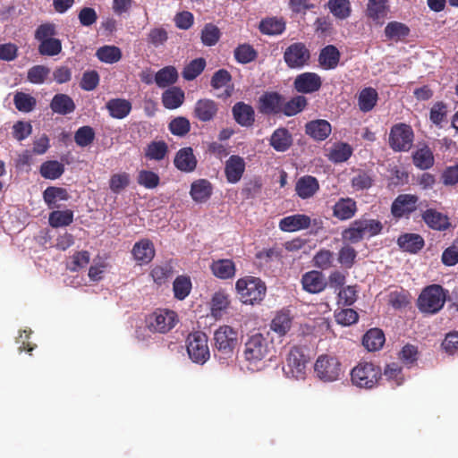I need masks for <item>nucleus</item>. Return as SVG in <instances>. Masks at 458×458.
<instances>
[{
  "instance_id": "69168bd1",
  "label": "nucleus",
  "mask_w": 458,
  "mask_h": 458,
  "mask_svg": "<svg viewBox=\"0 0 458 458\" xmlns=\"http://www.w3.org/2000/svg\"><path fill=\"white\" fill-rule=\"evenodd\" d=\"M257 51L249 44H242L234 49V57L240 64H248L257 58Z\"/></svg>"
},
{
  "instance_id": "0e129e2a",
  "label": "nucleus",
  "mask_w": 458,
  "mask_h": 458,
  "mask_svg": "<svg viewBox=\"0 0 458 458\" xmlns=\"http://www.w3.org/2000/svg\"><path fill=\"white\" fill-rule=\"evenodd\" d=\"M94 140L95 131L92 127L88 125L80 127L74 133V141L81 148L89 146Z\"/></svg>"
},
{
  "instance_id": "ea45409f",
  "label": "nucleus",
  "mask_w": 458,
  "mask_h": 458,
  "mask_svg": "<svg viewBox=\"0 0 458 458\" xmlns=\"http://www.w3.org/2000/svg\"><path fill=\"white\" fill-rule=\"evenodd\" d=\"M178 80V72L174 66L168 65L160 69L155 74V82L159 88H166L174 84Z\"/></svg>"
},
{
  "instance_id": "a18cd8bd",
  "label": "nucleus",
  "mask_w": 458,
  "mask_h": 458,
  "mask_svg": "<svg viewBox=\"0 0 458 458\" xmlns=\"http://www.w3.org/2000/svg\"><path fill=\"white\" fill-rule=\"evenodd\" d=\"M168 153V146L164 140L151 141L145 148V157L148 160L161 161Z\"/></svg>"
},
{
  "instance_id": "b1692460",
  "label": "nucleus",
  "mask_w": 458,
  "mask_h": 458,
  "mask_svg": "<svg viewBox=\"0 0 458 458\" xmlns=\"http://www.w3.org/2000/svg\"><path fill=\"white\" fill-rule=\"evenodd\" d=\"M388 12V0H368L366 16L374 22L383 24Z\"/></svg>"
},
{
  "instance_id": "ddd939ff",
  "label": "nucleus",
  "mask_w": 458,
  "mask_h": 458,
  "mask_svg": "<svg viewBox=\"0 0 458 458\" xmlns=\"http://www.w3.org/2000/svg\"><path fill=\"white\" fill-rule=\"evenodd\" d=\"M419 197L414 194H399L392 202L391 214L395 219L409 218L417 210Z\"/></svg>"
},
{
  "instance_id": "49530a36",
  "label": "nucleus",
  "mask_w": 458,
  "mask_h": 458,
  "mask_svg": "<svg viewBox=\"0 0 458 458\" xmlns=\"http://www.w3.org/2000/svg\"><path fill=\"white\" fill-rule=\"evenodd\" d=\"M307 105L308 101L304 96H295L286 102L283 100L282 114L288 117L293 116L304 110Z\"/></svg>"
},
{
  "instance_id": "393cba45",
  "label": "nucleus",
  "mask_w": 458,
  "mask_h": 458,
  "mask_svg": "<svg viewBox=\"0 0 458 458\" xmlns=\"http://www.w3.org/2000/svg\"><path fill=\"white\" fill-rule=\"evenodd\" d=\"M301 284L306 292L310 293H318L325 290L327 282L321 272L312 270L302 276Z\"/></svg>"
},
{
  "instance_id": "2f4dec72",
  "label": "nucleus",
  "mask_w": 458,
  "mask_h": 458,
  "mask_svg": "<svg viewBox=\"0 0 458 458\" xmlns=\"http://www.w3.org/2000/svg\"><path fill=\"white\" fill-rule=\"evenodd\" d=\"M210 270L216 277L223 280L233 278L236 273L235 264L229 259L214 260L210 265Z\"/></svg>"
},
{
  "instance_id": "72a5a7b5",
  "label": "nucleus",
  "mask_w": 458,
  "mask_h": 458,
  "mask_svg": "<svg viewBox=\"0 0 458 458\" xmlns=\"http://www.w3.org/2000/svg\"><path fill=\"white\" fill-rule=\"evenodd\" d=\"M269 144L276 151L284 152L292 146L293 136L286 128H278L272 133Z\"/></svg>"
},
{
  "instance_id": "a19ab883",
  "label": "nucleus",
  "mask_w": 458,
  "mask_h": 458,
  "mask_svg": "<svg viewBox=\"0 0 458 458\" xmlns=\"http://www.w3.org/2000/svg\"><path fill=\"white\" fill-rule=\"evenodd\" d=\"M412 161L416 167L427 170L434 165V155L428 146L417 149L412 155Z\"/></svg>"
},
{
  "instance_id": "f8f14e48",
  "label": "nucleus",
  "mask_w": 458,
  "mask_h": 458,
  "mask_svg": "<svg viewBox=\"0 0 458 458\" xmlns=\"http://www.w3.org/2000/svg\"><path fill=\"white\" fill-rule=\"evenodd\" d=\"M309 358L300 346L290 349L286 357V369L284 372L296 379L304 378Z\"/></svg>"
},
{
  "instance_id": "20e7f679",
  "label": "nucleus",
  "mask_w": 458,
  "mask_h": 458,
  "mask_svg": "<svg viewBox=\"0 0 458 458\" xmlns=\"http://www.w3.org/2000/svg\"><path fill=\"white\" fill-rule=\"evenodd\" d=\"M235 288L245 304L259 303L266 296L267 287L259 277L245 276L236 281Z\"/></svg>"
},
{
  "instance_id": "79ce46f5",
  "label": "nucleus",
  "mask_w": 458,
  "mask_h": 458,
  "mask_svg": "<svg viewBox=\"0 0 458 458\" xmlns=\"http://www.w3.org/2000/svg\"><path fill=\"white\" fill-rule=\"evenodd\" d=\"M43 198L49 208H55L57 200H67L70 195L64 188L50 186L44 191Z\"/></svg>"
},
{
  "instance_id": "7c9ffc66",
  "label": "nucleus",
  "mask_w": 458,
  "mask_h": 458,
  "mask_svg": "<svg viewBox=\"0 0 458 458\" xmlns=\"http://www.w3.org/2000/svg\"><path fill=\"white\" fill-rule=\"evenodd\" d=\"M293 325V317L290 310H282L275 315L270 323V329L279 336L285 335Z\"/></svg>"
},
{
  "instance_id": "3c124183",
  "label": "nucleus",
  "mask_w": 458,
  "mask_h": 458,
  "mask_svg": "<svg viewBox=\"0 0 458 458\" xmlns=\"http://www.w3.org/2000/svg\"><path fill=\"white\" fill-rule=\"evenodd\" d=\"M327 7L330 13L339 20H345L352 13V6L349 0H328Z\"/></svg>"
},
{
  "instance_id": "aec40b11",
  "label": "nucleus",
  "mask_w": 458,
  "mask_h": 458,
  "mask_svg": "<svg viewBox=\"0 0 458 458\" xmlns=\"http://www.w3.org/2000/svg\"><path fill=\"white\" fill-rule=\"evenodd\" d=\"M155 253L153 242L147 238L135 242L131 250L134 259L140 265L151 262L155 257Z\"/></svg>"
},
{
  "instance_id": "13d9d810",
  "label": "nucleus",
  "mask_w": 458,
  "mask_h": 458,
  "mask_svg": "<svg viewBox=\"0 0 458 458\" xmlns=\"http://www.w3.org/2000/svg\"><path fill=\"white\" fill-rule=\"evenodd\" d=\"M352 155V148L348 143H338L334 146L329 153V159L335 163L347 161Z\"/></svg>"
},
{
  "instance_id": "1a4fd4ad",
  "label": "nucleus",
  "mask_w": 458,
  "mask_h": 458,
  "mask_svg": "<svg viewBox=\"0 0 458 458\" xmlns=\"http://www.w3.org/2000/svg\"><path fill=\"white\" fill-rule=\"evenodd\" d=\"M145 322L150 332L165 334L175 327L178 316L174 310L157 309L146 318Z\"/></svg>"
},
{
  "instance_id": "e2e57ef3",
  "label": "nucleus",
  "mask_w": 458,
  "mask_h": 458,
  "mask_svg": "<svg viewBox=\"0 0 458 458\" xmlns=\"http://www.w3.org/2000/svg\"><path fill=\"white\" fill-rule=\"evenodd\" d=\"M168 129L173 135L183 137L191 131V123L186 117L178 116L169 123Z\"/></svg>"
},
{
  "instance_id": "58836bf2",
  "label": "nucleus",
  "mask_w": 458,
  "mask_h": 458,
  "mask_svg": "<svg viewBox=\"0 0 458 458\" xmlns=\"http://www.w3.org/2000/svg\"><path fill=\"white\" fill-rule=\"evenodd\" d=\"M378 99L377 91L371 87L361 89L358 96V106L361 112L371 111L377 105Z\"/></svg>"
},
{
  "instance_id": "f03ea898",
  "label": "nucleus",
  "mask_w": 458,
  "mask_h": 458,
  "mask_svg": "<svg viewBox=\"0 0 458 458\" xmlns=\"http://www.w3.org/2000/svg\"><path fill=\"white\" fill-rule=\"evenodd\" d=\"M352 384L359 388L373 389L382 379V369L371 361H360L350 373Z\"/></svg>"
},
{
  "instance_id": "052dcab7",
  "label": "nucleus",
  "mask_w": 458,
  "mask_h": 458,
  "mask_svg": "<svg viewBox=\"0 0 458 458\" xmlns=\"http://www.w3.org/2000/svg\"><path fill=\"white\" fill-rule=\"evenodd\" d=\"M137 182L139 185L146 188V189H155L160 183L159 175L150 170H140L138 173Z\"/></svg>"
},
{
  "instance_id": "e433bc0d",
  "label": "nucleus",
  "mask_w": 458,
  "mask_h": 458,
  "mask_svg": "<svg viewBox=\"0 0 458 458\" xmlns=\"http://www.w3.org/2000/svg\"><path fill=\"white\" fill-rule=\"evenodd\" d=\"M185 98L184 91L179 87H170L162 93L163 106L167 109L180 107Z\"/></svg>"
},
{
  "instance_id": "39448f33",
  "label": "nucleus",
  "mask_w": 458,
  "mask_h": 458,
  "mask_svg": "<svg viewBox=\"0 0 458 458\" xmlns=\"http://www.w3.org/2000/svg\"><path fill=\"white\" fill-rule=\"evenodd\" d=\"M446 300L444 288L439 284L426 286L417 300V308L425 314H437L440 311Z\"/></svg>"
},
{
  "instance_id": "338daca9",
  "label": "nucleus",
  "mask_w": 458,
  "mask_h": 458,
  "mask_svg": "<svg viewBox=\"0 0 458 458\" xmlns=\"http://www.w3.org/2000/svg\"><path fill=\"white\" fill-rule=\"evenodd\" d=\"M220 30L213 23H207L201 30V41L205 46H215L220 38Z\"/></svg>"
},
{
  "instance_id": "c756f323",
  "label": "nucleus",
  "mask_w": 458,
  "mask_h": 458,
  "mask_svg": "<svg viewBox=\"0 0 458 458\" xmlns=\"http://www.w3.org/2000/svg\"><path fill=\"white\" fill-rule=\"evenodd\" d=\"M49 106L53 113L61 115L73 113L76 108L73 99L69 95L64 93L55 94Z\"/></svg>"
},
{
  "instance_id": "bf43d9fd",
  "label": "nucleus",
  "mask_w": 458,
  "mask_h": 458,
  "mask_svg": "<svg viewBox=\"0 0 458 458\" xmlns=\"http://www.w3.org/2000/svg\"><path fill=\"white\" fill-rule=\"evenodd\" d=\"M411 294L407 290L400 289L388 294L387 301L394 309L399 310L410 303Z\"/></svg>"
},
{
  "instance_id": "9b49d317",
  "label": "nucleus",
  "mask_w": 458,
  "mask_h": 458,
  "mask_svg": "<svg viewBox=\"0 0 458 458\" xmlns=\"http://www.w3.org/2000/svg\"><path fill=\"white\" fill-rule=\"evenodd\" d=\"M414 139L411 127L406 123L392 126L389 133V146L395 152H405L411 149Z\"/></svg>"
},
{
  "instance_id": "412c9836",
  "label": "nucleus",
  "mask_w": 458,
  "mask_h": 458,
  "mask_svg": "<svg viewBox=\"0 0 458 458\" xmlns=\"http://www.w3.org/2000/svg\"><path fill=\"white\" fill-rule=\"evenodd\" d=\"M174 166L184 173H191L197 167V158L191 147H185L177 151L174 159Z\"/></svg>"
},
{
  "instance_id": "6e6552de",
  "label": "nucleus",
  "mask_w": 458,
  "mask_h": 458,
  "mask_svg": "<svg viewBox=\"0 0 458 458\" xmlns=\"http://www.w3.org/2000/svg\"><path fill=\"white\" fill-rule=\"evenodd\" d=\"M283 59L291 70H301L310 63L311 53L304 42H294L290 44L283 53Z\"/></svg>"
},
{
  "instance_id": "473e14b6",
  "label": "nucleus",
  "mask_w": 458,
  "mask_h": 458,
  "mask_svg": "<svg viewBox=\"0 0 458 458\" xmlns=\"http://www.w3.org/2000/svg\"><path fill=\"white\" fill-rule=\"evenodd\" d=\"M212 191L213 187L209 181L199 179L191 183L190 194L195 202L204 203L211 197Z\"/></svg>"
},
{
  "instance_id": "5701e85b",
  "label": "nucleus",
  "mask_w": 458,
  "mask_h": 458,
  "mask_svg": "<svg viewBox=\"0 0 458 458\" xmlns=\"http://www.w3.org/2000/svg\"><path fill=\"white\" fill-rule=\"evenodd\" d=\"M332 127L329 122L323 119L310 121L305 125V132L315 140H325L331 133Z\"/></svg>"
},
{
  "instance_id": "f257e3e1",
  "label": "nucleus",
  "mask_w": 458,
  "mask_h": 458,
  "mask_svg": "<svg viewBox=\"0 0 458 458\" xmlns=\"http://www.w3.org/2000/svg\"><path fill=\"white\" fill-rule=\"evenodd\" d=\"M274 350L273 342L261 333L248 335L242 351L247 368L250 370L259 369L261 363L268 358Z\"/></svg>"
},
{
  "instance_id": "c9c22d12",
  "label": "nucleus",
  "mask_w": 458,
  "mask_h": 458,
  "mask_svg": "<svg viewBox=\"0 0 458 458\" xmlns=\"http://www.w3.org/2000/svg\"><path fill=\"white\" fill-rule=\"evenodd\" d=\"M286 28V23L283 18L267 17L262 19L259 25V31L264 35L276 36L281 35Z\"/></svg>"
},
{
  "instance_id": "423d86ee",
  "label": "nucleus",
  "mask_w": 458,
  "mask_h": 458,
  "mask_svg": "<svg viewBox=\"0 0 458 458\" xmlns=\"http://www.w3.org/2000/svg\"><path fill=\"white\" fill-rule=\"evenodd\" d=\"M55 25L53 23H43L35 30V39L39 42L38 50L41 55L54 56L62 51V42L55 38Z\"/></svg>"
},
{
  "instance_id": "de8ad7c7",
  "label": "nucleus",
  "mask_w": 458,
  "mask_h": 458,
  "mask_svg": "<svg viewBox=\"0 0 458 458\" xmlns=\"http://www.w3.org/2000/svg\"><path fill=\"white\" fill-rule=\"evenodd\" d=\"M410 28L399 21H390L385 27V35L390 40L398 41L406 38L410 34Z\"/></svg>"
},
{
  "instance_id": "774afa93",
  "label": "nucleus",
  "mask_w": 458,
  "mask_h": 458,
  "mask_svg": "<svg viewBox=\"0 0 458 458\" xmlns=\"http://www.w3.org/2000/svg\"><path fill=\"white\" fill-rule=\"evenodd\" d=\"M447 116V105L443 101L436 102L429 112V120L436 126L441 127Z\"/></svg>"
},
{
  "instance_id": "5fc2aeb1",
  "label": "nucleus",
  "mask_w": 458,
  "mask_h": 458,
  "mask_svg": "<svg viewBox=\"0 0 458 458\" xmlns=\"http://www.w3.org/2000/svg\"><path fill=\"white\" fill-rule=\"evenodd\" d=\"M73 222V212L70 209L54 210L49 215V225L57 228L70 225Z\"/></svg>"
},
{
  "instance_id": "a878e982",
  "label": "nucleus",
  "mask_w": 458,
  "mask_h": 458,
  "mask_svg": "<svg viewBox=\"0 0 458 458\" xmlns=\"http://www.w3.org/2000/svg\"><path fill=\"white\" fill-rule=\"evenodd\" d=\"M397 245L403 251L415 254L423 249L425 241L419 233H406L398 237Z\"/></svg>"
},
{
  "instance_id": "0eeeda50",
  "label": "nucleus",
  "mask_w": 458,
  "mask_h": 458,
  "mask_svg": "<svg viewBox=\"0 0 458 458\" xmlns=\"http://www.w3.org/2000/svg\"><path fill=\"white\" fill-rule=\"evenodd\" d=\"M342 364L337 357L321 354L314 364V374L320 381L331 383L340 379Z\"/></svg>"
},
{
  "instance_id": "603ef678",
  "label": "nucleus",
  "mask_w": 458,
  "mask_h": 458,
  "mask_svg": "<svg viewBox=\"0 0 458 458\" xmlns=\"http://www.w3.org/2000/svg\"><path fill=\"white\" fill-rule=\"evenodd\" d=\"M13 104L18 111L30 113L35 109L37 99L30 94L19 91L14 94Z\"/></svg>"
},
{
  "instance_id": "f704fd0d",
  "label": "nucleus",
  "mask_w": 458,
  "mask_h": 458,
  "mask_svg": "<svg viewBox=\"0 0 458 458\" xmlns=\"http://www.w3.org/2000/svg\"><path fill=\"white\" fill-rule=\"evenodd\" d=\"M106 107L111 117L123 119L131 111V103L124 98H112L107 101Z\"/></svg>"
},
{
  "instance_id": "37998d69",
  "label": "nucleus",
  "mask_w": 458,
  "mask_h": 458,
  "mask_svg": "<svg viewBox=\"0 0 458 458\" xmlns=\"http://www.w3.org/2000/svg\"><path fill=\"white\" fill-rule=\"evenodd\" d=\"M192 284L190 276H178L173 283L174 296L179 301L186 299L191 293Z\"/></svg>"
},
{
  "instance_id": "c85d7f7f",
  "label": "nucleus",
  "mask_w": 458,
  "mask_h": 458,
  "mask_svg": "<svg viewBox=\"0 0 458 458\" xmlns=\"http://www.w3.org/2000/svg\"><path fill=\"white\" fill-rule=\"evenodd\" d=\"M319 190V183L316 177L304 175L298 179L295 184L296 194L302 199H310Z\"/></svg>"
},
{
  "instance_id": "7ed1b4c3",
  "label": "nucleus",
  "mask_w": 458,
  "mask_h": 458,
  "mask_svg": "<svg viewBox=\"0 0 458 458\" xmlns=\"http://www.w3.org/2000/svg\"><path fill=\"white\" fill-rule=\"evenodd\" d=\"M214 355L222 364L232 360L237 344V332L230 326H222L214 333Z\"/></svg>"
},
{
  "instance_id": "4be33fe9",
  "label": "nucleus",
  "mask_w": 458,
  "mask_h": 458,
  "mask_svg": "<svg viewBox=\"0 0 458 458\" xmlns=\"http://www.w3.org/2000/svg\"><path fill=\"white\" fill-rule=\"evenodd\" d=\"M235 122L242 127H251L255 122L253 107L244 102H237L232 108Z\"/></svg>"
},
{
  "instance_id": "8fccbe9b",
  "label": "nucleus",
  "mask_w": 458,
  "mask_h": 458,
  "mask_svg": "<svg viewBox=\"0 0 458 458\" xmlns=\"http://www.w3.org/2000/svg\"><path fill=\"white\" fill-rule=\"evenodd\" d=\"M383 376L392 386H399L404 381L402 367L395 362L386 365L384 370H382Z\"/></svg>"
},
{
  "instance_id": "864d4df0",
  "label": "nucleus",
  "mask_w": 458,
  "mask_h": 458,
  "mask_svg": "<svg viewBox=\"0 0 458 458\" xmlns=\"http://www.w3.org/2000/svg\"><path fill=\"white\" fill-rule=\"evenodd\" d=\"M174 275V267L170 262H166L161 265L155 266L151 272L150 276H152L154 282L162 285L165 284Z\"/></svg>"
},
{
  "instance_id": "6ab92c4d",
  "label": "nucleus",
  "mask_w": 458,
  "mask_h": 458,
  "mask_svg": "<svg viewBox=\"0 0 458 458\" xmlns=\"http://www.w3.org/2000/svg\"><path fill=\"white\" fill-rule=\"evenodd\" d=\"M311 225V218L304 214L285 216L279 221V229L283 232H297L308 229Z\"/></svg>"
},
{
  "instance_id": "f3484780",
  "label": "nucleus",
  "mask_w": 458,
  "mask_h": 458,
  "mask_svg": "<svg viewBox=\"0 0 458 458\" xmlns=\"http://www.w3.org/2000/svg\"><path fill=\"white\" fill-rule=\"evenodd\" d=\"M246 168L243 157L232 155L225 164V175L229 183L235 184L241 181Z\"/></svg>"
},
{
  "instance_id": "4c0bfd02",
  "label": "nucleus",
  "mask_w": 458,
  "mask_h": 458,
  "mask_svg": "<svg viewBox=\"0 0 458 458\" xmlns=\"http://www.w3.org/2000/svg\"><path fill=\"white\" fill-rule=\"evenodd\" d=\"M386 338L384 332L379 328H371L363 335L362 344L369 352H376L380 350Z\"/></svg>"
},
{
  "instance_id": "dca6fc26",
  "label": "nucleus",
  "mask_w": 458,
  "mask_h": 458,
  "mask_svg": "<svg viewBox=\"0 0 458 458\" xmlns=\"http://www.w3.org/2000/svg\"><path fill=\"white\" fill-rule=\"evenodd\" d=\"M283 100L284 98L278 92H265L259 98V111L266 115L282 114Z\"/></svg>"
},
{
  "instance_id": "6e6d98bb",
  "label": "nucleus",
  "mask_w": 458,
  "mask_h": 458,
  "mask_svg": "<svg viewBox=\"0 0 458 458\" xmlns=\"http://www.w3.org/2000/svg\"><path fill=\"white\" fill-rule=\"evenodd\" d=\"M206 60L202 57L193 59L182 70V78L186 81H193L196 79L205 69Z\"/></svg>"
},
{
  "instance_id": "c03bdc74",
  "label": "nucleus",
  "mask_w": 458,
  "mask_h": 458,
  "mask_svg": "<svg viewBox=\"0 0 458 458\" xmlns=\"http://www.w3.org/2000/svg\"><path fill=\"white\" fill-rule=\"evenodd\" d=\"M355 225H359L364 234V238H371L380 234L383 231V224L377 219L360 218L355 220Z\"/></svg>"
},
{
  "instance_id": "a211bd4d",
  "label": "nucleus",
  "mask_w": 458,
  "mask_h": 458,
  "mask_svg": "<svg viewBox=\"0 0 458 458\" xmlns=\"http://www.w3.org/2000/svg\"><path fill=\"white\" fill-rule=\"evenodd\" d=\"M421 219L427 226L435 231H446L451 227L449 217L435 208H428L421 214Z\"/></svg>"
},
{
  "instance_id": "cd10ccee",
  "label": "nucleus",
  "mask_w": 458,
  "mask_h": 458,
  "mask_svg": "<svg viewBox=\"0 0 458 458\" xmlns=\"http://www.w3.org/2000/svg\"><path fill=\"white\" fill-rule=\"evenodd\" d=\"M341 58V53L334 45L324 47L318 55V64L324 70H333L337 67Z\"/></svg>"
},
{
  "instance_id": "9d476101",
  "label": "nucleus",
  "mask_w": 458,
  "mask_h": 458,
  "mask_svg": "<svg viewBox=\"0 0 458 458\" xmlns=\"http://www.w3.org/2000/svg\"><path fill=\"white\" fill-rule=\"evenodd\" d=\"M187 352L193 362L204 364L210 357L207 335L200 331L190 334L187 338Z\"/></svg>"
},
{
  "instance_id": "4468645a",
  "label": "nucleus",
  "mask_w": 458,
  "mask_h": 458,
  "mask_svg": "<svg viewBox=\"0 0 458 458\" xmlns=\"http://www.w3.org/2000/svg\"><path fill=\"white\" fill-rule=\"evenodd\" d=\"M219 111V104L210 98H200L196 101L192 116L201 123H209L215 120Z\"/></svg>"
},
{
  "instance_id": "680f3d73",
  "label": "nucleus",
  "mask_w": 458,
  "mask_h": 458,
  "mask_svg": "<svg viewBox=\"0 0 458 458\" xmlns=\"http://www.w3.org/2000/svg\"><path fill=\"white\" fill-rule=\"evenodd\" d=\"M229 304L228 294L222 291L215 293L211 299V311L213 316H221L222 311L226 310Z\"/></svg>"
},
{
  "instance_id": "bb28decb",
  "label": "nucleus",
  "mask_w": 458,
  "mask_h": 458,
  "mask_svg": "<svg viewBox=\"0 0 458 458\" xmlns=\"http://www.w3.org/2000/svg\"><path fill=\"white\" fill-rule=\"evenodd\" d=\"M358 210L356 201L352 198H341L333 207V216L339 220L353 217Z\"/></svg>"
},
{
  "instance_id": "2eb2a0df",
  "label": "nucleus",
  "mask_w": 458,
  "mask_h": 458,
  "mask_svg": "<svg viewBox=\"0 0 458 458\" xmlns=\"http://www.w3.org/2000/svg\"><path fill=\"white\" fill-rule=\"evenodd\" d=\"M322 86L321 77L311 72H302L296 76L293 81L294 89L301 94H311L320 89Z\"/></svg>"
},
{
  "instance_id": "4d7b16f0",
  "label": "nucleus",
  "mask_w": 458,
  "mask_h": 458,
  "mask_svg": "<svg viewBox=\"0 0 458 458\" xmlns=\"http://www.w3.org/2000/svg\"><path fill=\"white\" fill-rule=\"evenodd\" d=\"M64 172V166L58 161H46L40 165V174L46 179L55 180Z\"/></svg>"
},
{
  "instance_id": "09e8293b",
  "label": "nucleus",
  "mask_w": 458,
  "mask_h": 458,
  "mask_svg": "<svg viewBox=\"0 0 458 458\" xmlns=\"http://www.w3.org/2000/svg\"><path fill=\"white\" fill-rule=\"evenodd\" d=\"M96 56L99 61L112 64L120 61L123 54L118 47L106 45L97 50Z\"/></svg>"
}]
</instances>
